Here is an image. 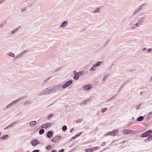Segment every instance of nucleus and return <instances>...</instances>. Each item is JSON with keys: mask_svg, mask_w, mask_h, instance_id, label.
Returning a JSON list of instances; mask_svg holds the SVG:
<instances>
[{"mask_svg": "<svg viewBox=\"0 0 152 152\" xmlns=\"http://www.w3.org/2000/svg\"><path fill=\"white\" fill-rule=\"evenodd\" d=\"M61 88V85H58L56 86L49 87L41 91V93L39 95L55 93L60 91Z\"/></svg>", "mask_w": 152, "mask_h": 152, "instance_id": "nucleus-1", "label": "nucleus"}, {"mask_svg": "<svg viewBox=\"0 0 152 152\" xmlns=\"http://www.w3.org/2000/svg\"><path fill=\"white\" fill-rule=\"evenodd\" d=\"M84 72L83 71H80L78 72H76L75 74V75L73 77V78L75 80H77L79 79V77L83 75Z\"/></svg>", "mask_w": 152, "mask_h": 152, "instance_id": "nucleus-2", "label": "nucleus"}, {"mask_svg": "<svg viewBox=\"0 0 152 152\" xmlns=\"http://www.w3.org/2000/svg\"><path fill=\"white\" fill-rule=\"evenodd\" d=\"M118 133V131L116 129H115L110 132H107L104 136H107L109 135L115 136Z\"/></svg>", "mask_w": 152, "mask_h": 152, "instance_id": "nucleus-3", "label": "nucleus"}, {"mask_svg": "<svg viewBox=\"0 0 152 152\" xmlns=\"http://www.w3.org/2000/svg\"><path fill=\"white\" fill-rule=\"evenodd\" d=\"M152 134V131L151 130H149L145 132L142 133L140 136L141 137H148L150 135Z\"/></svg>", "mask_w": 152, "mask_h": 152, "instance_id": "nucleus-4", "label": "nucleus"}, {"mask_svg": "<svg viewBox=\"0 0 152 152\" xmlns=\"http://www.w3.org/2000/svg\"><path fill=\"white\" fill-rule=\"evenodd\" d=\"M92 87V86L91 84H88L84 85L83 86V88L84 90L86 91H88L91 89Z\"/></svg>", "mask_w": 152, "mask_h": 152, "instance_id": "nucleus-5", "label": "nucleus"}, {"mask_svg": "<svg viewBox=\"0 0 152 152\" xmlns=\"http://www.w3.org/2000/svg\"><path fill=\"white\" fill-rule=\"evenodd\" d=\"M40 143V141L37 139H33L31 141V144L33 146H36L39 144Z\"/></svg>", "mask_w": 152, "mask_h": 152, "instance_id": "nucleus-6", "label": "nucleus"}, {"mask_svg": "<svg viewBox=\"0 0 152 152\" xmlns=\"http://www.w3.org/2000/svg\"><path fill=\"white\" fill-rule=\"evenodd\" d=\"M72 81L70 80L66 82L62 86V87L63 88H65L69 86L72 83Z\"/></svg>", "mask_w": 152, "mask_h": 152, "instance_id": "nucleus-7", "label": "nucleus"}, {"mask_svg": "<svg viewBox=\"0 0 152 152\" xmlns=\"http://www.w3.org/2000/svg\"><path fill=\"white\" fill-rule=\"evenodd\" d=\"M24 98V97H22L21 98H19L18 99H16L15 100H14L11 103L9 104L10 105V106L11 107L13 105L15 104L16 103L18 102L20 100L23 99Z\"/></svg>", "mask_w": 152, "mask_h": 152, "instance_id": "nucleus-8", "label": "nucleus"}, {"mask_svg": "<svg viewBox=\"0 0 152 152\" xmlns=\"http://www.w3.org/2000/svg\"><path fill=\"white\" fill-rule=\"evenodd\" d=\"M133 131L130 129H124L122 131V133L124 134H129L133 132Z\"/></svg>", "mask_w": 152, "mask_h": 152, "instance_id": "nucleus-9", "label": "nucleus"}, {"mask_svg": "<svg viewBox=\"0 0 152 152\" xmlns=\"http://www.w3.org/2000/svg\"><path fill=\"white\" fill-rule=\"evenodd\" d=\"M53 135V132L51 131H50L48 132L47 133V137L48 138H50L52 137Z\"/></svg>", "mask_w": 152, "mask_h": 152, "instance_id": "nucleus-10", "label": "nucleus"}, {"mask_svg": "<svg viewBox=\"0 0 152 152\" xmlns=\"http://www.w3.org/2000/svg\"><path fill=\"white\" fill-rule=\"evenodd\" d=\"M37 124V122L36 121H33L29 123V126L31 127H33L35 126Z\"/></svg>", "mask_w": 152, "mask_h": 152, "instance_id": "nucleus-11", "label": "nucleus"}, {"mask_svg": "<svg viewBox=\"0 0 152 152\" xmlns=\"http://www.w3.org/2000/svg\"><path fill=\"white\" fill-rule=\"evenodd\" d=\"M68 22L66 21H64L61 25L60 27L61 28L64 27H65L67 24Z\"/></svg>", "mask_w": 152, "mask_h": 152, "instance_id": "nucleus-12", "label": "nucleus"}, {"mask_svg": "<svg viewBox=\"0 0 152 152\" xmlns=\"http://www.w3.org/2000/svg\"><path fill=\"white\" fill-rule=\"evenodd\" d=\"M102 61H97L96 63L94 64L93 65V66L96 67L97 66H99L102 63Z\"/></svg>", "mask_w": 152, "mask_h": 152, "instance_id": "nucleus-13", "label": "nucleus"}, {"mask_svg": "<svg viewBox=\"0 0 152 152\" xmlns=\"http://www.w3.org/2000/svg\"><path fill=\"white\" fill-rule=\"evenodd\" d=\"M55 141V142H58V140L61 138V137L59 135H56L53 137Z\"/></svg>", "mask_w": 152, "mask_h": 152, "instance_id": "nucleus-14", "label": "nucleus"}, {"mask_svg": "<svg viewBox=\"0 0 152 152\" xmlns=\"http://www.w3.org/2000/svg\"><path fill=\"white\" fill-rule=\"evenodd\" d=\"M26 50L23 51L22 53L19 54L18 56L15 57V58H20L21 57L23 56L24 53L26 51Z\"/></svg>", "mask_w": 152, "mask_h": 152, "instance_id": "nucleus-15", "label": "nucleus"}, {"mask_svg": "<svg viewBox=\"0 0 152 152\" xmlns=\"http://www.w3.org/2000/svg\"><path fill=\"white\" fill-rule=\"evenodd\" d=\"M17 122H18V121H16L14 122V123H13L12 124H10L7 127H6L4 129L6 130L10 127H12V126H13L15 124H16Z\"/></svg>", "mask_w": 152, "mask_h": 152, "instance_id": "nucleus-16", "label": "nucleus"}, {"mask_svg": "<svg viewBox=\"0 0 152 152\" xmlns=\"http://www.w3.org/2000/svg\"><path fill=\"white\" fill-rule=\"evenodd\" d=\"M8 137V135L7 134H5L1 136L0 137V139L3 140H5L7 139Z\"/></svg>", "mask_w": 152, "mask_h": 152, "instance_id": "nucleus-17", "label": "nucleus"}, {"mask_svg": "<svg viewBox=\"0 0 152 152\" xmlns=\"http://www.w3.org/2000/svg\"><path fill=\"white\" fill-rule=\"evenodd\" d=\"M144 117L143 116H140L137 118V121H142L144 119Z\"/></svg>", "mask_w": 152, "mask_h": 152, "instance_id": "nucleus-18", "label": "nucleus"}, {"mask_svg": "<svg viewBox=\"0 0 152 152\" xmlns=\"http://www.w3.org/2000/svg\"><path fill=\"white\" fill-rule=\"evenodd\" d=\"M145 18V17H142L140 19V20H138L137 21L139 23L141 24V23H142V22H143V21H144Z\"/></svg>", "mask_w": 152, "mask_h": 152, "instance_id": "nucleus-19", "label": "nucleus"}, {"mask_svg": "<svg viewBox=\"0 0 152 152\" xmlns=\"http://www.w3.org/2000/svg\"><path fill=\"white\" fill-rule=\"evenodd\" d=\"M131 80L130 79L128 80H126L125 82L126 83H124L121 86V87L120 88L119 90H120L121 89L123 88L124 87L126 83L127 82H128L129 81H130Z\"/></svg>", "mask_w": 152, "mask_h": 152, "instance_id": "nucleus-20", "label": "nucleus"}, {"mask_svg": "<svg viewBox=\"0 0 152 152\" xmlns=\"http://www.w3.org/2000/svg\"><path fill=\"white\" fill-rule=\"evenodd\" d=\"M144 5H146V3H144V4H143L141 5L140 6V7L138 8H137L138 10H139V11H141V10L142 9H143V6Z\"/></svg>", "mask_w": 152, "mask_h": 152, "instance_id": "nucleus-21", "label": "nucleus"}, {"mask_svg": "<svg viewBox=\"0 0 152 152\" xmlns=\"http://www.w3.org/2000/svg\"><path fill=\"white\" fill-rule=\"evenodd\" d=\"M144 5H146V3H144V4H143L141 5L140 6V7L138 8H137L138 10H139V11H141V10L142 9H143V6Z\"/></svg>", "mask_w": 152, "mask_h": 152, "instance_id": "nucleus-22", "label": "nucleus"}, {"mask_svg": "<svg viewBox=\"0 0 152 152\" xmlns=\"http://www.w3.org/2000/svg\"><path fill=\"white\" fill-rule=\"evenodd\" d=\"M109 76V75L108 74L105 75L103 77V81H105L108 78Z\"/></svg>", "mask_w": 152, "mask_h": 152, "instance_id": "nucleus-23", "label": "nucleus"}, {"mask_svg": "<svg viewBox=\"0 0 152 152\" xmlns=\"http://www.w3.org/2000/svg\"><path fill=\"white\" fill-rule=\"evenodd\" d=\"M88 101H89V99H86L85 100L83 101V102H81V104H86V102H88Z\"/></svg>", "mask_w": 152, "mask_h": 152, "instance_id": "nucleus-24", "label": "nucleus"}, {"mask_svg": "<svg viewBox=\"0 0 152 152\" xmlns=\"http://www.w3.org/2000/svg\"><path fill=\"white\" fill-rule=\"evenodd\" d=\"M147 140L148 141H151L152 140V135L151 134L148 136L147 138Z\"/></svg>", "mask_w": 152, "mask_h": 152, "instance_id": "nucleus-25", "label": "nucleus"}, {"mask_svg": "<svg viewBox=\"0 0 152 152\" xmlns=\"http://www.w3.org/2000/svg\"><path fill=\"white\" fill-rule=\"evenodd\" d=\"M45 132V130L43 129H41L39 131V134L40 135L42 134Z\"/></svg>", "mask_w": 152, "mask_h": 152, "instance_id": "nucleus-26", "label": "nucleus"}, {"mask_svg": "<svg viewBox=\"0 0 152 152\" xmlns=\"http://www.w3.org/2000/svg\"><path fill=\"white\" fill-rule=\"evenodd\" d=\"M133 121H131L130 122H129L127 125L126 126V128H127L130 126L132 124H133Z\"/></svg>", "mask_w": 152, "mask_h": 152, "instance_id": "nucleus-27", "label": "nucleus"}, {"mask_svg": "<svg viewBox=\"0 0 152 152\" xmlns=\"http://www.w3.org/2000/svg\"><path fill=\"white\" fill-rule=\"evenodd\" d=\"M6 20H4L2 21L1 24L0 25L1 28H2V27L6 23Z\"/></svg>", "mask_w": 152, "mask_h": 152, "instance_id": "nucleus-28", "label": "nucleus"}, {"mask_svg": "<svg viewBox=\"0 0 152 152\" xmlns=\"http://www.w3.org/2000/svg\"><path fill=\"white\" fill-rule=\"evenodd\" d=\"M85 151L86 152H91L93 151L92 148H88L85 149Z\"/></svg>", "mask_w": 152, "mask_h": 152, "instance_id": "nucleus-29", "label": "nucleus"}, {"mask_svg": "<svg viewBox=\"0 0 152 152\" xmlns=\"http://www.w3.org/2000/svg\"><path fill=\"white\" fill-rule=\"evenodd\" d=\"M67 129V127L66 125L64 126L62 128V130L63 132L66 131Z\"/></svg>", "mask_w": 152, "mask_h": 152, "instance_id": "nucleus-30", "label": "nucleus"}, {"mask_svg": "<svg viewBox=\"0 0 152 152\" xmlns=\"http://www.w3.org/2000/svg\"><path fill=\"white\" fill-rule=\"evenodd\" d=\"M46 149L47 150L49 151L52 149V148L50 145H48L46 147Z\"/></svg>", "mask_w": 152, "mask_h": 152, "instance_id": "nucleus-31", "label": "nucleus"}, {"mask_svg": "<svg viewBox=\"0 0 152 152\" xmlns=\"http://www.w3.org/2000/svg\"><path fill=\"white\" fill-rule=\"evenodd\" d=\"M45 126L46 128H49V127H50L51 125V124L50 123H45Z\"/></svg>", "mask_w": 152, "mask_h": 152, "instance_id": "nucleus-32", "label": "nucleus"}, {"mask_svg": "<svg viewBox=\"0 0 152 152\" xmlns=\"http://www.w3.org/2000/svg\"><path fill=\"white\" fill-rule=\"evenodd\" d=\"M82 121V119L80 118H79V119H77V120H76L75 121V122L76 123H80Z\"/></svg>", "mask_w": 152, "mask_h": 152, "instance_id": "nucleus-33", "label": "nucleus"}, {"mask_svg": "<svg viewBox=\"0 0 152 152\" xmlns=\"http://www.w3.org/2000/svg\"><path fill=\"white\" fill-rule=\"evenodd\" d=\"M18 28H16L13 30L11 32V34H13L16 31H18Z\"/></svg>", "mask_w": 152, "mask_h": 152, "instance_id": "nucleus-34", "label": "nucleus"}, {"mask_svg": "<svg viewBox=\"0 0 152 152\" xmlns=\"http://www.w3.org/2000/svg\"><path fill=\"white\" fill-rule=\"evenodd\" d=\"M51 78V77H49L48 78H47V79H46V80H45L44 81H43V83H42V86L43 85H45V84H43V83H45V82H47Z\"/></svg>", "mask_w": 152, "mask_h": 152, "instance_id": "nucleus-35", "label": "nucleus"}, {"mask_svg": "<svg viewBox=\"0 0 152 152\" xmlns=\"http://www.w3.org/2000/svg\"><path fill=\"white\" fill-rule=\"evenodd\" d=\"M99 10L98 8H96V9L94 10V11L92 12L93 13H95L97 12L98 11L99 12Z\"/></svg>", "mask_w": 152, "mask_h": 152, "instance_id": "nucleus-36", "label": "nucleus"}, {"mask_svg": "<svg viewBox=\"0 0 152 152\" xmlns=\"http://www.w3.org/2000/svg\"><path fill=\"white\" fill-rule=\"evenodd\" d=\"M9 56L12 57H14L15 56V54L12 53L10 52L9 53Z\"/></svg>", "mask_w": 152, "mask_h": 152, "instance_id": "nucleus-37", "label": "nucleus"}, {"mask_svg": "<svg viewBox=\"0 0 152 152\" xmlns=\"http://www.w3.org/2000/svg\"><path fill=\"white\" fill-rule=\"evenodd\" d=\"M107 110V108L105 107V108H102V109L101 111L102 113H103L104 112Z\"/></svg>", "mask_w": 152, "mask_h": 152, "instance_id": "nucleus-38", "label": "nucleus"}, {"mask_svg": "<svg viewBox=\"0 0 152 152\" xmlns=\"http://www.w3.org/2000/svg\"><path fill=\"white\" fill-rule=\"evenodd\" d=\"M45 123L44 124H42L40 127H41V128H45V129H46V126H45Z\"/></svg>", "mask_w": 152, "mask_h": 152, "instance_id": "nucleus-39", "label": "nucleus"}, {"mask_svg": "<svg viewBox=\"0 0 152 152\" xmlns=\"http://www.w3.org/2000/svg\"><path fill=\"white\" fill-rule=\"evenodd\" d=\"M139 10H138L137 9L135 11H134V12L133 14V15H136V14L137 13L139 12Z\"/></svg>", "mask_w": 152, "mask_h": 152, "instance_id": "nucleus-40", "label": "nucleus"}, {"mask_svg": "<svg viewBox=\"0 0 152 152\" xmlns=\"http://www.w3.org/2000/svg\"><path fill=\"white\" fill-rule=\"evenodd\" d=\"M53 114L52 113L49 114L48 116V119H49L50 118L52 117H53Z\"/></svg>", "mask_w": 152, "mask_h": 152, "instance_id": "nucleus-41", "label": "nucleus"}, {"mask_svg": "<svg viewBox=\"0 0 152 152\" xmlns=\"http://www.w3.org/2000/svg\"><path fill=\"white\" fill-rule=\"evenodd\" d=\"M141 105V103H140L138 105L136 106H135V108H136V110L140 108V107Z\"/></svg>", "mask_w": 152, "mask_h": 152, "instance_id": "nucleus-42", "label": "nucleus"}, {"mask_svg": "<svg viewBox=\"0 0 152 152\" xmlns=\"http://www.w3.org/2000/svg\"><path fill=\"white\" fill-rule=\"evenodd\" d=\"M99 147H95L92 148V150H93V151L95 150H97L98 149Z\"/></svg>", "mask_w": 152, "mask_h": 152, "instance_id": "nucleus-43", "label": "nucleus"}, {"mask_svg": "<svg viewBox=\"0 0 152 152\" xmlns=\"http://www.w3.org/2000/svg\"><path fill=\"white\" fill-rule=\"evenodd\" d=\"M140 25V24L138 22V21H137V23H136V24H134V25L135 26V27H137L138 26Z\"/></svg>", "mask_w": 152, "mask_h": 152, "instance_id": "nucleus-44", "label": "nucleus"}, {"mask_svg": "<svg viewBox=\"0 0 152 152\" xmlns=\"http://www.w3.org/2000/svg\"><path fill=\"white\" fill-rule=\"evenodd\" d=\"M94 67L93 66H92V67L90 69H89V70L90 71L91 70H92V72H91V73L94 70Z\"/></svg>", "mask_w": 152, "mask_h": 152, "instance_id": "nucleus-45", "label": "nucleus"}, {"mask_svg": "<svg viewBox=\"0 0 152 152\" xmlns=\"http://www.w3.org/2000/svg\"><path fill=\"white\" fill-rule=\"evenodd\" d=\"M82 133V132H80L79 133L77 134H76V135L77 136V137L79 136H80L81 135Z\"/></svg>", "mask_w": 152, "mask_h": 152, "instance_id": "nucleus-46", "label": "nucleus"}, {"mask_svg": "<svg viewBox=\"0 0 152 152\" xmlns=\"http://www.w3.org/2000/svg\"><path fill=\"white\" fill-rule=\"evenodd\" d=\"M30 103V102L29 101H26V102L24 104L25 105L27 104H29Z\"/></svg>", "mask_w": 152, "mask_h": 152, "instance_id": "nucleus-47", "label": "nucleus"}, {"mask_svg": "<svg viewBox=\"0 0 152 152\" xmlns=\"http://www.w3.org/2000/svg\"><path fill=\"white\" fill-rule=\"evenodd\" d=\"M40 151L39 150H33L32 152H39Z\"/></svg>", "mask_w": 152, "mask_h": 152, "instance_id": "nucleus-48", "label": "nucleus"}, {"mask_svg": "<svg viewBox=\"0 0 152 152\" xmlns=\"http://www.w3.org/2000/svg\"><path fill=\"white\" fill-rule=\"evenodd\" d=\"M61 67H59L58 68H57L55 71V72H56L60 70L61 69Z\"/></svg>", "mask_w": 152, "mask_h": 152, "instance_id": "nucleus-49", "label": "nucleus"}, {"mask_svg": "<svg viewBox=\"0 0 152 152\" xmlns=\"http://www.w3.org/2000/svg\"><path fill=\"white\" fill-rule=\"evenodd\" d=\"M64 149H61L58 152H64Z\"/></svg>", "mask_w": 152, "mask_h": 152, "instance_id": "nucleus-50", "label": "nucleus"}, {"mask_svg": "<svg viewBox=\"0 0 152 152\" xmlns=\"http://www.w3.org/2000/svg\"><path fill=\"white\" fill-rule=\"evenodd\" d=\"M106 143L105 142H103L101 144V146H104L106 144Z\"/></svg>", "mask_w": 152, "mask_h": 152, "instance_id": "nucleus-51", "label": "nucleus"}, {"mask_svg": "<svg viewBox=\"0 0 152 152\" xmlns=\"http://www.w3.org/2000/svg\"><path fill=\"white\" fill-rule=\"evenodd\" d=\"M26 8L25 7L24 9H21V11L22 12H23L25 11H26Z\"/></svg>", "mask_w": 152, "mask_h": 152, "instance_id": "nucleus-52", "label": "nucleus"}, {"mask_svg": "<svg viewBox=\"0 0 152 152\" xmlns=\"http://www.w3.org/2000/svg\"><path fill=\"white\" fill-rule=\"evenodd\" d=\"M152 50V49H151V48H149L148 49V50H147V51L149 52V53H150V52L151 50Z\"/></svg>", "mask_w": 152, "mask_h": 152, "instance_id": "nucleus-53", "label": "nucleus"}, {"mask_svg": "<svg viewBox=\"0 0 152 152\" xmlns=\"http://www.w3.org/2000/svg\"><path fill=\"white\" fill-rule=\"evenodd\" d=\"M146 118L147 120L148 121L150 119V116H148L146 117Z\"/></svg>", "mask_w": 152, "mask_h": 152, "instance_id": "nucleus-54", "label": "nucleus"}, {"mask_svg": "<svg viewBox=\"0 0 152 152\" xmlns=\"http://www.w3.org/2000/svg\"><path fill=\"white\" fill-rule=\"evenodd\" d=\"M11 107V106H10V105L9 104H8V105H7L6 107L7 108V109H9V108Z\"/></svg>", "mask_w": 152, "mask_h": 152, "instance_id": "nucleus-55", "label": "nucleus"}, {"mask_svg": "<svg viewBox=\"0 0 152 152\" xmlns=\"http://www.w3.org/2000/svg\"><path fill=\"white\" fill-rule=\"evenodd\" d=\"M5 0H0V5Z\"/></svg>", "mask_w": 152, "mask_h": 152, "instance_id": "nucleus-56", "label": "nucleus"}, {"mask_svg": "<svg viewBox=\"0 0 152 152\" xmlns=\"http://www.w3.org/2000/svg\"><path fill=\"white\" fill-rule=\"evenodd\" d=\"M74 128H72L70 131V132H72L74 130Z\"/></svg>", "mask_w": 152, "mask_h": 152, "instance_id": "nucleus-57", "label": "nucleus"}, {"mask_svg": "<svg viewBox=\"0 0 152 152\" xmlns=\"http://www.w3.org/2000/svg\"><path fill=\"white\" fill-rule=\"evenodd\" d=\"M77 136H76V135H75V136L73 137L72 138V140H73L75 139L76 137H77Z\"/></svg>", "mask_w": 152, "mask_h": 152, "instance_id": "nucleus-58", "label": "nucleus"}, {"mask_svg": "<svg viewBox=\"0 0 152 152\" xmlns=\"http://www.w3.org/2000/svg\"><path fill=\"white\" fill-rule=\"evenodd\" d=\"M57 151V150H52L51 152H56Z\"/></svg>", "mask_w": 152, "mask_h": 152, "instance_id": "nucleus-59", "label": "nucleus"}, {"mask_svg": "<svg viewBox=\"0 0 152 152\" xmlns=\"http://www.w3.org/2000/svg\"><path fill=\"white\" fill-rule=\"evenodd\" d=\"M125 142H126V141H122V142H120L119 144H122V143H124Z\"/></svg>", "mask_w": 152, "mask_h": 152, "instance_id": "nucleus-60", "label": "nucleus"}, {"mask_svg": "<svg viewBox=\"0 0 152 152\" xmlns=\"http://www.w3.org/2000/svg\"><path fill=\"white\" fill-rule=\"evenodd\" d=\"M85 30V28H83L82 29V30L80 31V32H83V31H84Z\"/></svg>", "mask_w": 152, "mask_h": 152, "instance_id": "nucleus-61", "label": "nucleus"}, {"mask_svg": "<svg viewBox=\"0 0 152 152\" xmlns=\"http://www.w3.org/2000/svg\"><path fill=\"white\" fill-rule=\"evenodd\" d=\"M51 141L52 142H55V141L53 138L51 139Z\"/></svg>", "mask_w": 152, "mask_h": 152, "instance_id": "nucleus-62", "label": "nucleus"}, {"mask_svg": "<svg viewBox=\"0 0 152 152\" xmlns=\"http://www.w3.org/2000/svg\"><path fill=\"white\" fill-rule=\"evenodd\" d=\"M147 49L146 48H143V50L144 51H145Z\"/></svg>", "mask_w": 152, "mask_h": 152, "instance_id": "nucleus-63", "label": "nucleus"}, {"mask_svg": "<svg viewBox=\"0 0 152 152\" xmlns=\"http://www.w3.org/2000/svg\"><path fill=\"white\" fill-rule=\"evenodd\" d=\"M108 42H109V40H108L107 41L105 42V45H106V44H107V43H108Z\"/></svg>", "mask_w": 152, "mask_h": 152, "instance_id": "nucleus-64", "label": "nucleus"}]
</instances>
